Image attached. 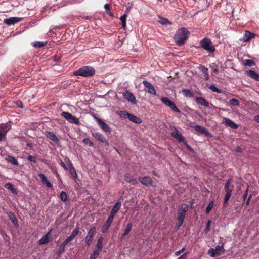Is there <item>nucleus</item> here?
Listing matches in <instances>:
<instances>
[{"instance_id": "obj_1", "label": "nucleus", "mask_w": 259, "mask_h": 259, "mask_svg": "<svg viewBox=\"0 0 259 259\" xmlns=\"http://www.w3.org/2000/svg\"><path fill=\"white\" fill-rule=\"evenodd\" d=\"M189 34L190 33L187 29L184 27L181 28L177 31L174 39L179 46H182L185 43Z\"/></svg>"}, {"instance_id": "obj_2", "label": "nucleus", "mask_w": 259, "mask_h": 259, "mask_svg": "<svg viewBox=\"0 0 259 259\" xmlns=\"http://www.w3.org/2000/svg\"><path fill=\"white\" fill-rule=\"evenodd\" d=\"M95 73V69L90 66H85L81 67L74 72L76 76H80L84 77H90L94 75Z\"/></svg>"}, {"instance_id": "obj_3", "label": "nucleus", "mask_w": 259, "mask_h": 259, "mask_svg": "<svg viewBox=\"0 0 259 259\" xmlns=\"http://www.w3.org/2000/svg\"><path fill=\"white\" fill-rule=\"evenodd\" d=\"M200 44L201 47L204 50L210 53H213L215 50L214 45L212 44V42H211L210 39L208 38L205 37L202 39L200 41Z\"/></svg>"}, {"instance_id": "obj_4", "label": "nucleus", "mask_w": 259, "mask_h": 259, "mask_svg": "<svg viewBox=\"0 0 259 259\" xmlns=\"http://www.w3.org/2000/svg\"><path fill=\"white\" fill-rule=\"evenodd\" d=\"M188 210V205L186 204H183L181 207L178 210V221L179 222L178 227H180L183 225L184 220L185 218L186 212Z\"/></svg>"}, {"instance_id": "obj_5", "label": "nucleus", "mask_w": 259, "mask_h": 259, "mask_svg": "<svg viewBox=\"0 0 259 259\" xmlns=\"http://www.w3.org/2000/svg\"><path fill=\"white\" fill-rule=\"evenodd\" d=\"M61 115L70 123L75 124L77 125L80 124L79 119L72 115L69 112L63 111L62 112Z\"/></svg>"}, {"instance_id": "obj_6", "label": "nucleus", "mask_w": 259, "mask_h": 259, "mask_svg": "<svg viewBox=\"0 0 259 259\" xmlns=\"http://www.w3.org/2000/svg\"><path fill=\"white\" fill-rule=\"evenodd\" d=\"M161 101L166 106L169 107L174 112L180 113L181 111L177 107L175 103L171 101L168 97H162Z\"/></svg>"}, {"instance_id": "obj_7", "label": "nucleus", "mask_w": 259, "mask_h": 259, "mask_svg": "<svg viewBox=\"0 0 259 259\" xmlns=\"http://www.w3.org/2000/svg\"><path fill=\"white\" fill-rule=\"evenodd\" d=\"M224 243L221 246L218 245L214 248H211L208 251V254L212 257H215L221 255L224 252Z\"/></svg>"}, {"instance_id": "obj_8", "label": "nucleus", "mask_w": 259, "mask_h": 259, "mask_svg": "<svg viewBox=\"0 0 259 259\" xmlns=\"http://www.w3.org/2000/svg\"><path fill=\"white\" fill-rule=\"evenodd\" d=\"M94 119L98 122L100 127L105 133H110L111 132V128L103 120L98 118L95 115H94Z\"/></svg>"}, {"instance_id": "obj_9", "label": "nucleus", "mask_w": 259, "mask_h": 259, "mask_svg": "<svg viewBox=\"0 0 259 259\" xmlns=\"http://www.w3.org/2000/svg\"><path fill=\"white\" fill-rule=\"evenodd\" d=\"M138 180L143 185L146 186V187H149L150 186L153 187L156 186V184H154L151 177L149 176H145L144 177H139L138 178Z\"/></svg>"}, {"instance_id": "obj_10", "label": "nucleus", "mask_w": 259, "mask_h": 259, "mask_svg": "<svg viewBox=\"0 0 259 259\" xmlns=\"http://www.w3.org/2000/svg\"><path fill=\"white\" fill-rule=\"evenodd\" d=\"M95 233V227H92L88 232L87 235L85 237V243L88 246H90L92 243Z\"/></svg>"}, {"instance_id": "obj_11", "label": "nucleus", "mask_w": 259, "mask_h": 259, "mask_svg": "<svg viewBox=\"0 0 259 259\" xmlns=\"http://www.w3.org/2000/svg\"><path fill=\"white\" fill-rule=\"evenodd\" d=\"M23 19V18L21 17H10L5 19L4 23L8 25H11L22 21Z\"/></svg>"}, {"instance_id": "obj_12", "label": "nucleus", "mask_w": 259, "mask_h": 259, "mask_svg": "<svg viewBox=\"0 0 259 259\" xmlns=\"http://www.w3.org/2000/svg\"><path fill=\"white\" fill-rule=\"evenodd\" d=\"M193 123L190 124V127L194 128L196 131L197 132L201 133V134H204L207 136H210V133L208 132V131L203 126L196 125H193Z\"/></svg>"}, {"instance_id": "obj_13", "label": "nucleus", "mask_w": 259, "mask_h": 259, "mask_svg": "<svg viewBox=\"0 0 259 259\" xmlns=\"http://www.w3.org/2000/svg\"><path fill=\"white\" fill-rule=\"evenodd\" d=\"M174 131L171 133V136L177 139L180 142H184L185 141L184 137L182 136L181 132H180L176 128L173 127Z\"/></svg>"}, {"instance_id": "obj_14", "label": "nucleus", "mask_w": 259, "mask_h": 259, "mask_svg": "<svg viewBox=\"0 0 259 259\" xmlns=\"http://www.w3.org/2000/svg\"><path fill=\"white\" fill-rule=\"evenodd\" d=\"M255 35L254 33H251L248 30H245L243 36L241 40L245 42H249L252 39L255 37Z\"/></svg>"}, {"instance_id": "obj_15", "label": "nucleus", "mask_w": 259, "mask_h": 259, "mask_svg": "<svg viewBox=\"0 0 259 259\" xmlns=\"http://www.w3.org/2000/svg\"><path fill=\"white\" fill-rule=\"evenodd\" d=\"M143 84L144 85V87L147 89L146 91L148 93L152 94L154 95L156 94V92L155 88L148 81L144 80L143 81Z\"/></svg>"}, {"instance_id": "obj_16", "label": "nucleus", "mask_w": 259, "mask_h": 259, "mask_svg": "<svg viewBox=\"0 0 259 259\" xmlns=\"http://www.w3.org/2000/svg\"><path fill=\"white\" fill-rule=\"evenodd\" d=\"M222 123L232 129H237L238 125L229 118H223Z\"/></svg>"}, {"instance_id": "obj_17", "label": "nucleus", "mask_w": 259, "mask_h": 259, "mask_svg": "<svg viewBox=\"0 0 259 259\" xmlns=\"http://www.w3.org/2000/svg\"><path fill=\"white\" fill-rule=\"evenodd\" d=\"M92 135L94 138L101 143L108 144L107 140L101 133L99 132H92Z\"/></svg>"}, {"instance_id": "obj_18", "label": "nucleus", "mask_w": 259, "mask_h": 259, "mask_svg": "<svg viewBox=\"0 0 259 259\" xmlns=\"http://www.w3.org/2000/svg\"><path fill=\"white\" fill-rule=\"evenodd\" d=\"M45 135L47 138L54 142L55 143L58 144L59 142V139L53 132L51 131H46Z\"/></svg>"}, {"instance_id": "obj_19", "label": "nucleus", "mask_w": 259, "mask_h": 259, "mask_svg": "<svg viewBox=\"0 0 259 259\" xmlns=\"http://www.w3.org/2000/svg\"><path fill=\"white\" fill-rule=\"evenodd\" d=\"M123 95L124 96V97L127 100H128V101L131 102L132 103H135L136 98L132 93H131L128 90H126L124 93H123Z\"/></svg>"}, {"instance_id": "obj_20", "label": "nucleus", "mask_w": 259, "mask_h": 259, "mask_svg": "<svg viewBox=\"0 0 259 259\" xmlns=\"http://www.w3.org/2000/svg\"><path fill=\"white\" fill-rule=\"evenodd\" d=\"M124 180L133 185H136L138 183L136 178L131 175L130 173H126L124 175Z\"/></svg>"}, {"instance_id": "obj_21", "label": "nucleus", "mask_w": 259, "mask_h": 259, "mask_svg": "<svg viewBox=\"0 0 259 259\" xmlns=\"http://www.w3.org/2000/svg\"><path fill=\"white\" fill-rule=\"evenodd\" d=\"M245 74L251 78L255 80V81H259V74H258V73H257L255 71L252 70L246 71Z\"/></svg>"}, {"instance_id": "obj_22", "label": "nucleus", "mask_w": 259, "mask_h": 259, "mask_svg": "<svg viewBox=\"0 0 259 259\" xmlns=\"http://www.w3.org/2000/svg\"><path fill=\"white\" fill-rule=\"evenodd\" d=\"M199 69L202 72L203 75L204 79L205 80L208 81L209 79L208 68L203 65H200V66H199Z\"/></svg>"}, {"instance_id": "obj_23", "label": "nucleus", "mask_w": 259, "mask_h": 259, "mask_svg": "<svg viewBox=\"0 0 259 259\" xmlns=\"http://www.w3.org/2000/svg\"><path fill=\"white\" fill-rule=\"evenodd\" d=\"M195 101L199 105H202L204 107H208L209 106L208 102L204 98L202 97H196Z\"/></svg>"}, {"instance_id": "obj_24", "label": "nucleus", "mask_w": 259, "mask_h": 259, "mask_svg": "<svg viewBox=\"0 0 259 259\" xmlns=\"http://www.w3.org/2000/svg\"><path fill=\"white\" fill-rule=\"evenodd\" d=\"M38 176L41 179L42 183L47 187L51 188L53 187L52 184L48 181L46 177L43 174H39Z\"/></svg>"}, {"instance_id": "obj_25", "label": "nucleus", "mask_w": 259, "mask_h": 259, "mask_svg": "<svg viewBox=\"0 0 259 259\" xmlns=\"http://www.w3.org/2000/svg\"><path fill=\"white\" fill-rule=\"evenodd\" d=\"M8 217L12 224L16 227L19 226L18 220L16 218L15 214L12 212H9L8 213Z\"/></svg>"}, {"instance_id": "obj_26", "label": "nucleus", "mask_w": 259, "mask_h": 259, "mask_svg": "<svg viewBox=\"0 0 259 259\" xmlns=\"http://www.w3.org/2000/svg\"><path fill=\"white\" fill-rule=\"evenodd\" d=\"M51 231L47 233L46 235L42 236V237L38 241V244L39 245H42L45 244H47L49 241L50 239V233Z\"/></svg>"}, {"instance_id": "obj_27", "label": "nucleus", "mask_w": 259, "mask_h": 259, "mask_svg": "<svg viewBox=\"0 0 259 259\" xmlns=\"http://www.w3.org/2000/svg\"><path fill=\"white\" fill-rule=\"evenodd\" d=\"M231 180L229 179L227 180L226 183L225 184L224 190L226 191V192L232 193L233 191L234 186L233 185L231 184Z\"/></svg>"}, {"instance_id": "obj_28", "label": "nucleus", "mask_w": 259, "mask_h": 259, "mask_svg": "<svg viewBox=\"0 0 259 259\" xmlns=\"http://www.w3.org/2000/svg\"><path fill=\"white\" fill-rule=\"evenodd\" d=\"M128 118L131 121L135 123L140 124L142 122V121L140 118L138 117L131 113L130 114Z\"/></svg>"}, {"instance_id": "obj_29", "label": "nucleus", "mask_w": 259, "mask_h": 259, "mask_svg": "<svg viewBox=\"0 0 259 259\" xmlns=\"http://www.w3.org/2000/svg\"><path fill=\"white\" fill-rule=\"evenodd\" d=\"M121 206V203L120 202H117L113 207L112 209L110 212V214L115 216L116 213L120 209Z\"/></svg>"}, {"instance_id": "obj_30", "label": "nucleus", "mask_w": 259, "mask_h": 259, "mask_svg": "<svg viewBox=\"0 0 259 259\" xmlns=\"http://www.w3.org/2000/svg\"><path fill=\"white\" fill-rule=\"evenodd\" d=\"M5 159L8 162L12 164L13 165H18V162L17 159L15 157H14L12 156L8 155L6 157Z\"/></svg>"}, {"instance_id": "obj_31", "label": "nucleus", "mask_w": 259, "mask_h": 259, "mask_svg": "<svg viewBox=\"0 0 259 259\" xmlns=\"http://www.w3.org/2000/svg\"><path fill=\"white\" fill-rule=\"evenodd\" d=\"M5 187L7 189L9 190L11 193L17 195L18 194V191L14 187L13 185L10 183H7L5 185Z\"/></svg>"}, {"instance_id": "obj_32", "label": "nucleus", "mask_w": 259, "mask_h": 259, "mask_svg": "<svg viewBox=\"0 0 259 259\" xmlns=\"http://www.w3.org/2000/svg\"><path fill=\"white\" fill-rule=\"evenodd\" d=\"M11 128V125L9 124L5 123L0 124V131H2L4 133L6 134V133L10 130Z\"/></svg>"}, {"instance_id": "obj_33", "label": "nucleus", "mask_w": 259, "mask_h": 259, "mask_svg": "<svg viewBox=\"0 0 259 259\" xmlns=\"http://www.w3.org/2000/svg\"><path fill=\"white\" fill-rule=\"evenodd\" d=\"M103 237H100L97 241V243L96 246V249L97 250H99V251H101L103 248Z\"/></svg>"}, {"instance_id": "obj_34", "label": "nucleus", "mask_w": 259, "mask_h": 259, "mask_svg": "<svg viewBox=\"0 0 259 259\" xmlns=\"http://www.w3.org/2000/svg\"><path fill=\"white\" fill-rule=\"evenodd\" d=\"M132 224L131 223H130L127 225L124 231V233L121 236L122 238H124L128 234L132 229Z\"/></svg>"}, {"instance_id": "obj_35", "label": "nucleus", "mask_w": 259, "mask_h": 259, "mask_svg": "<svg viewBox=\"0 0 259 259\" xmlns=\"http://www.w3.org/2000/svg\"><path fill=\"white\" fill-rule=\"evenodd\" d=\"M127 17V15L126 14H124L120 17V21L121 22V24H122V27L123 28H124V29H125V28H126V21Z\"/></svg>"}, {"instance_id": "obj_36", "label": "nucleus", "mask_w": 259, "mask_h": 259, "mask_svg": "<svg viewBox=\"0 0 259 259\" xmlns=\"http://www.w3.org/2000/svg\"><path fill=\"white\" fill-rule=\"evenodd\" d=\"M242 63L243 65L248 66H252L255 65V62L250 59H244L243 60Z\"/></svg>"}, {"instance_id": "obj_37", "label": "nucleus", "mask_w": 259, "mask_h": 259, "mask_svg": "<svg viewBox=\"0 0 259 259\" xmlns=\"http://www.w3.org/2000/svg\"><path fill=\"white\" fill-rule=\"evenodd\" d=\"M182 93L186 97H192L193 96V93L188 89H183L182 90Z\"/></svg>"}, {"instance_id": "obj_38", "label": "nucleus", "mask_w": 259, "mask_h": 259, "mask_svg": "<svg viewBox=\"0 0 259 259\" xmlns=\"http://www.w3.org/2000/svg\"><path fill=\"white\" fill-rule=\"evenodd\" d=\"M65 246H66V245L63 244L62 243L60 245L59 249L58 251V252L57 253V258H59L61 254H62L63 252H64Z\"/></svg>"}, {"instance_id": "obj_39", "label": "nucleus", "mask_w": 259, "mask_h": 259, "mask_svg": "<svg viewBox=\"0 0 259 259\" xmlns=\"http://www.w3.org/2000/svg\"><path fill=\"white\" fill-rule=\"evenodd\" d=\"M214 204V200H211L206 208V213L208 214L211 210Z\"/></svg>"}, {"instance_id": "obj_40", "label": "nucleus", "mask_w": 259, "mask_h": 259, "mask_svg": "<svg viewBox=\"0 0 259 259\" xmlns=\"http://www.w3.org/2000/svg\"><path fill=\"white\" fill-rule=\"evenodd\" d=\"M130 114V113H128L127 112H126L125 111H120L118 113L119 116L120 117L124 118H128Z\"/></svg>"}, {"instance_id": "obj_41", "label": "nucleus", "mask_w": 259, "mask_h": 259, "mask_svg": "<svg viewBox=\"0 0 259 259\" xmlns=\"http://www.w3.org/2000/svg\"><path fill=\"white\" fill-rule=\"evenodd\" d=\"M209 67L211 69L213 73H214L215 74H217L218 73L219 68H218V66L217 65H216L214 63H212L209 65Z\"/></svg>"}, {"instance_id": "obj_42", "label": "nucleus", "mask_w": 259, "mask_h": 259, "mask_svg": "<svg viewBox=\"0 0 259 259\" xmlns=\"http://www.w3.org/2000/svg\"><path fill=\"white\" fill-rule=\"evenodd\" d=\"M110 226H111V224H107V222H105V224L103 225V226L102 227V229H101L102 232L103 233H106L109 229Z\"/></svg>"}, {"instance_id": "obj_43", "label": "nucleus", "mask_w": 259, "mask_h": 259, "mask_svg": "<svg viewBox=\"0 0 259 259\" xmlns=\"http://www.w3.org/2000/svg\"><path fill=\"white\" fill-rule=\"evenodd\" d=\"M100 252L99 250H95L90 255V259H96Z\"/></svg>"}, {"instance_id": "obj_44", "label": "nucleus", "mask_w": 259, "mask_h": 259, "mask_svg": "<svg viewBox=\"0 0 259 259\" xmlns=\"http://www.w3.org/2000/svg\"><path fill=\"white\" fill-rule=\"evenodd\" d=\"M67 197H68V196L65 192L62 191L61 192V193L60 194V198L62 201H63V202L66 201V200L67 199Z\"/></svg>"}, {"instance_id": "obj_45", "label": "nucleus", "mask_w": 259, "mask_h": 259, "mask_svg": "<svg viewBox=\"0 0 259 259\" xmlns=\"http://www.w3.org/2000/svg\"><path fill=\"white\" fill-rule=\"evenodd\" d=\"M229 103L233 106H239L240 105L239 100L234 98L230 99Z\"/></svg>"}, {"instance_id": "obj_46", "label": "nucleus", "mask_w": 259, "mask_h": 259, "mask_svg": "<svg viewBox=\"0 0 259 259\" xmlns=\"http://www.w3.org/2000/svg\"><path fill=\"white\" fill-rule=\"evenodd\" d=\"M47 42L37 41L33 44V47L37 48H40L46 45Z\"/></svg>"}, {"instance_id": "obj_47", "label": "nucleus", "mask_w": 259, "mask_h": 259, "mask_svg": "<svg viewBox=\"0 0 259 259\" xmlns=\"http://www.w3.org/2000/svg\"><path fill=\"white\" fill-rule=\"evenodd\" d=\"M104 8L106 10V13L111 16H113V14L111 12V11H110V5L109 4H106L105 5H104Z\"/></svg>"}, {"instance_id": "obj_48", "label": "nucleus", "mask_w": 259, "mask_h": 259, "mask_svg": "<svg viewBox=\"0 0 259 259\" xmlns=\"http://www.w3.org/2000/svg\"><path fill=\"white\" fill-rule=\"evenodd\" d=\"M70 174L74 180H76L77 179V174L74 168H70Z\"/></svg>"}, {"instance_id": "obj_49", "label": "nucleus", "mask_w": 259, "mask_h": 259, "mask_svg": "<svg viewBox=\"0 0 259 259\" xmlns=\"http://www.w3.org/2000/svg\"><path fill=\"white\" fill-rule=\"evenodd\" d=\"M209 89H210L212 91L217 92L218 93H221V90L218 88H217L214 85H211L209 87Z\"/></svg>"}, {"instance_id": "obj_50", "label": "nucleus", "mask_w": 259, "mask_h": 259, "mask_svg": "<svg viewBox=\"0 0 259 259\" xmlns=\"http://www.w3.org/2000/svg\"><path fill=\"white\" fill-rule=\"evenodd\" d=\"M83 142L86 145H89L90 146H93L94 144L92 141H91L89 138H84L83 140Z\"/></svg>"}, {"instance_id": "obj_51", "label": "nucleus", "mask_w": 259, "mask_h": 259, "mask_svg": "<svg viewBox=\"0 0 259 259\" xmlns=\"http://www.w3.org/2000/svg\"><path fill=\"white\" fill-rule=\"evenodd\" d=\"M232 195V193H228L226 192L224 199V204L227 203L228 201L229 200L230 198L231 197Z\"/></svg>"}, {"instance_id": "obj_52", "label": "nucleus", "mask_w": 259, "mask_h": 259, "mask_svg": "<svg viewBox=\"0 0 259 259\" xmlns=\"http://www.w3.org/2000/svg\"><path fill=\"white\" fill-rule=\"evenodd\" d=\"M78 232H79V230L78 228L77 229H75L74 230H73V231H72L71 234L70 235V236H69L70 237H71L72 239H73L75 236L78 234Z\"/></svg>"}, {"instance_id": "obj_53", "label": "nucleus", "mask_w": 259, "mask_h": 259, "mask_svg": "<svg viewBox=\"0 0 259 259\" xmlns=\"http://www.w3.org/2000/svg\"><path fill=\"white\" fill-rule=\"evenodd\" d=\"M114 217H115L114 215L110 214V215H109V217H108L107 220H106V222H107V224H111L112 223L113 221V219H114Z\"/></svg>"}, {"instance_id": "obj_54", "label": "nucleus", "mask_w": 259, "mask_h": 259, "mask_svg": "<svg viewBox=\"0 0 259 259\" xmlns=\"http://www.w3.org/2000/svg\"><path fill=\"white\" fill-rule=\"evenodd\" d=\"M210 223H211V221L209 220L207 222L206 226V227L205 228V230H204L205 233H207L210 231Z\"/></svg>"}, {"instance_id": "obj_55", "label": "nucleus", "mask_w": 259, "mask_h": 259, "mask_svg": "<svg viewBox=\"0 0 259 259\" xmlns=\"http://www.w3.org/2000/svg\"><path fill=\"white\" fill-rule=\"evenodd\" d=\"M27 159L32 162L36 163V158L34 156H33L32 155H29L27 157Z\"/></svg>"}, {"instance_id": "obj_56", "label": "nucleus", "mask_w": 259, "mask_h": 259, "mask_svg": "<svg viewBox=\"0 0 259 259\" xmlns=\"http://www.w3.org/2000/svg\"><path fill=\"white\" fill-rule=\"evenodd\" d=\"M186 250V247H184L182 249L179 250V251H177L176 252H175V255L176 256H179L180 255L182 252H183L185 250Z\"/></svg>"}, {"instance_id": "obj_57", "label": "nucleus", "mask_w": 259, "mask_h": 259, "mask_svg": "<svg viewBox=\"0 0 259 259\" xmlns=\"http://www.w3.org/2000/svg\"><path fill=\"white\" fill-rule=\"evenodd\" d=\"M161 23L162 24H171V23L166 18L162 19Z\"/></svg>"}, {"instance_id": "obj_58", "label": "nucleus", "mask_w": 259, "mask_h": 259, "mask_svg": "<svg viewBox=\"0 0 259 259\" xmlns=\"http://www.w3.org/2000/svg\"><path fill=\"white\" fill-rule=\"evenodd\" d=\"M73 239L69 236L63 242H62V243L66 246L69 243V242L71 241Z\"/></svg>"}, {"instance_id": "obj_59", "label": "nucleus", "mask_w": 259, "mask_h": 259, "mask_svg": "<svg viewBox=\"0 0 259 259\" xmlns=\"http://www.w3.org/2000/svg\"><path fill=\"white\" fill-rule=\"evenodd\" d=\"M65 162L67 163L70 170V168H74L73 166V164H72V163L70 162V160L68 158L67 159V161L65 160Z\"/></svg>"}, {"instance_id": "obj_60", "label": "nucleus", "mask_w": 259, "mask_h": 259, "mask_svg": "<svg viewBox=\"0 0 259 259\" xmlns=\"http://www.w3.org/2000/svg\"><path fill=\"white\" fill-rule=\"evenodd\" d=\"M248 186L247 187V188L245 191V192L244 193V195H243V200L245 201L247 197V195H248Z\"/></svg>"}, {"instance_id": "obj_61", "label": "nucleus", "mask_w": 259, "mask_h": 259, "mask_svg": "<svg viewBox=\"0 0 259 259\" xmlns=\"http://www.w3.org/2000/svg\"><path fill=\"white\" fill-rule=\"evenodd\" d=\"M60 165L65 170H67V167L62 160L61 161Z\"/></svg>"}, {"instance_id": "obj_62", "label": "nucleus", "mask_w": 259, "mask_h": 259, "mask_svg": "<svg viewBox=\"0 0 259 259\" xmlns=\"http://www.w3.org/2000/svg\"><path fill=\"white\" fill-rule=\"evenodd\" d=\"M6 136V134L2 132V131H0V141L2 140V139L5 137Z\"/></svg>"}, {"instance_id": "obj_63", "label": "nucleus", "mask_w": 259, "mask_h": 259, "mask_svg": "<svg viewBox=\"0 0 259 259\" xmlns=\"http://www.w3.org/2000/svg\"><path fill=\"white\" fill-rule=\"evenodd\" d=\"M183 143H184V144L185 145V146H186V147H187L188 149H189V150H191V151L192 150V149L191 148V147L190 146V145H189L188 144V143H187L186 142H185V141H184V142Z\"/></svg>"}, {"instance_id": "obj_64", "label": "nucleus", "mask_w": 259, "mask_h": 259, "mask_svg": "<svg viewBox=\"0 0 259 259\" xmlns=\"http://www.w3.org/2000/svg\"><path fill=\"white\" fill-rule=\"evenodd\" d=\"M187 255V253H184V254H183L182 255H181V256H180L178 259H186V256Z\"/></svg>"}]
</instances>
